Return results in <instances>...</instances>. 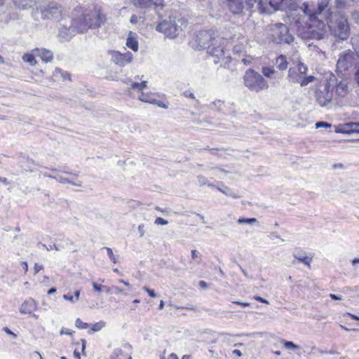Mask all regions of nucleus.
Masks as SVG:
<instances>
[{
    "instance_id": "nucleus-9",
    "label": "nucleus",
    "mask_w": 359,
    "mask_h": 359,
    "mask_svg": "<svg viewBox=\"0 0 359 359\" xmlns=\"http://www.w3.org/2000/svg\"><path fill=\"white\" fill-rule=\"evenodd\" d=\"M248 39L241 33H234L232 36L228 35L227 43L232 46L233 52L235 54H243L246 53L248 42Z\"/></svg>"
},
{
    "instance_id": "nucleus-63",
    "label": "nucleus",
    "mask_w": 359,
    "mask_h": 359,
    "mask_svg": "<svg viewBox=\"0 0 359 359\" xmlns=\"http://www.w3.org/2000/svg\"><path fill=\"white\" fill-rule=\"evenodd\" d=\"M198 284H199V286L202 288L208 287V284L203 280H201Z\"/></svg>"
},
{
    "instance_id": "nucleus-62",
    "label": "nucleus",
    "mask_w": 359,
    "mask_h": 359,
    "mask_svg": "<svg viewBox=\"0 0 359 359\" xmlns=\"http://www.w3.org/2000/svg\"><path fill=\"white\" fill-rule=\"evenodd\" d=\"M233 303L236 304L241 305V306H243L244 307L250 306V304L248 303V302H238H238H233Z\"/></svg>"
},
{
    "instance_id": "nucleus-6",
    "label": "nucleus",
    "mask_w": 359,
    "mask_h": 359,
    "mask_svg": "<svg viewBox=\"0 0 359 359\" xmlns=\"http://www.w3.org/2000/svg\"><path fill=\"white\" fill-rule=\"evenodd\" d=\"M272 41L276 43L290 44L294 40L293 36L289 32L288 27L283 23H276L270 26Z\"/></svg>"
},
{
    "instance_id": "nucleus-37",
    "label": "nucleus",
    "mask_w": 359,
    "mask_h": 359,
    "mask_svg": "<svg viewBox=\"0 0 359 359\" xmlns=\"http://www.w3.org/2000/svg\"><path fill=\"white\" fill-rule=\"evenodd\" d=\"M198 181L201 186L208 185L211 187H215L214 184H209L208 180L206 177L202 175L198 176Z\"/></svg>"
},
{
    "instance_id": "nucleus-2",
    "label": "nucleus",
    "mask_w": 359,
    "mask_h": 359,
    "mask_svg": "<svg viewBox=\"0 0 359 359\" xmlns=\"http://www.w3.org/2000/svg\"><path fill=\"white\" fill-rule=\"evenodd\" d=\"M228 35L226 34L223 36H217L214 38L207 47V52L212 56L216 57L218 60H215V63L222 62L227 64L231 60V57L226 50V45L227 44Z\"/></svg>"
},
{
    "instance_id": "nucleus-51",
    "label": "nucleus",
    "mask_w": 359,
    "mask_h": 359,
    "mask_svg": "<svg viewBox=\"0 0 359 359\" xmlns=\"http://www.w3.org/2000/svg\"><path fill=\"white\" fill-rule=\"evenodd\" d=\"M111 289L113 290L114 292L116 294L118 293L124 294L123 290L117 286H112ZM125 294H126L125 293Z\"/></svg>"
},
{
    "instance_id": "nucleus-36",
    "label": "nucleus",
    "mask_w": 359,
    "mask_h": 359,
    "mask_svg": "<svg viewBox=\"0 0 359 359\" xmlns=\"http://www.w3.org/2000/svg\"><path fill=\"white\" fill-rule=\"evenodd\" d=\"M105 326V323L104 321H100L93 324L91 327V330L93 332H98L101 330Z\"/></svg>"
},
{
    "instance_id": "nucleus-47",
    "label": "nucleus",
    "mask_w": 359,
    "mask_h": 359,
    "mask_svg": "<svg viewBox=\"0 0 359 359\" xmlns=\"http://www.w3.org/2000/svg\"><path fill=\"white\" fill-rule=\"evenodd\" d=\"M72 333H73L72 331H71L70 330L66 329L65 327H62L60 330L61 335H62V334L72 335Z\"/></svg>"
},
{
    "instance_id": "nucleus-23",
    "label": "nucleus",
    "mask_w": 359,
    "mask_h": 359,
    "mask_svg": "<svg viewBox=\"0 0 359 359\" xmlns=\"http://www.w3.org/2000/svg\"><path fill=\"white\" fill-rule=\"evenodd\" d=\"M53 76L55 79H61L62 81L69 80L70 76L69 74L61 69L56 68L53 72Z\"/></svg>"
},
{
    "instance_id": "nucleus-11",
    "label": "nucleus",
    "mask_w": 359,
    "mask_h": 359,
    "mask_svg": "<svg viewBox=\"0 0 359 359\" xmlns=\"http://www.w3.org/2000/svg\"><path fill=\"white\" fill-rule=\"evenodd\" d=\"M156 30L164 33L167 36L173 38L177 36V25L175 20L170 18L169 20H163L159 23Z\"/></svg>"
},
{
    "instance_id": "nucleus-5",
    "label": "nucleus",
    "mask_w": 359,
    "mask_h": 359,
    "mask_svg": "<svg viewBox=\"0 0 359 359\" xmlns=\"http://www.w3.org/2000/svg\"><path fill=\"white\" fill-rule=\"evenodd\" d=\"M244 85L250 90L259 93L266 90L269 84L264 78L254 69H248L243 76Z\"/></svg>"
},
{
    "instance_id": "nucleus-59",
    "label": "nucleus",
    "mask_w": 359,
    "mask_h": 359,
    "mask_svg": "<svg viewBox=\"0 0 359 359\" xmlns=\"http://www.w3.org/2000/svg\"><path fill=\"white\" fill-rule=\"evenodd\" d=\"M73 297H74V302H75V303H76V302H78V301H79V297H80V291H79V290H76V291H75V292H74V296H73Z\"/></svg>"
},
{
    "instance_id": "nucleus-19",
    "label": "nucleus",
    "mask_w": 359,
    "mask_h": 359,
    "mask_svg": "<svg viewBox=\"0 0 359 359\" xmlns=\"http://www.w3.org/2000/svg\"><path fill=\"white\" fill-rule=\"evenodd\" d=\"M126 46L133 51L136 52L138 50V42L132 32H130L128 36Z\"/></svg>"
},
{
    "instance_id": "nucleus-54",
    "label": "nucleus",
    "mask_w": 359,
    "mask_h": 359,
    "mask_svg": "<svg viewBox=\"0 0 359 359\" xmlns=\"http://www.w3.org/2000/svg\"><path fill=\"white\" fill-rule=\"evenodd\" d=\"M199 256H200V253L197 250H191V257H192L193 259H196Z\"/></svg>"
},
{
    "instance_id": "nucleus-53",
    "label": "nucleus",
    "mask_w": 359,
    "mask_h": 359,
    "mask_svg": "<svg viewBox=\"0 0 359 359\" xmlns=\"http://www.w3.org/2000/svg\"><path fill=\"white\" fill-rule=\"evenodd\" d=\"M43 269V265L39 264H35V265H34V272H35V273H37L38 272H39Z\"/></svg>"
},
{
    "instance_id": "nucleus-18",
    "label": "nucleus",
    "mask_w": 359,
    "mask_h": 359,
    "mask_svg": "<svg viewBox=\"0 0 359 359\" xmlns=\"http://www.w3.org/2000/svg\"><path fill=\"white\" fill-rule=\"evenodd\" d=\"M33 52L35 53L36 56L40 57L41 60L46 62H50L53 60V54L49 50L36 48Z\"/></svg>"
},
{
    "instance_id": "nucleus-35",
    "label": "nucleus",
    "mask_w": 359,
    "mask_h": 359,
    "mask_svg": "<svg viewBox=\"0 0 359 359\" xmlns=\"http://www.w3.org/2000/svg\"><path fill=\"white\" fill-rule=\"evenodd\" d=\"M222 193H223L226 196L232 197L233 198H238L240 197V196L238 194L235 193L231 189L226 187L224 188L223 191H222Z\"/></svg>"
},
{
    "instance_id": "nucleus-8",
    "label": "nucleus",
    "mask_w": 359,
    "mask_h": 359,
    "mask_svg": "<svg viewBox=\"0 0 359 359\" xmlns=\"http://www.w3.org/2000/svg\"><path fill=\"white\" fill-rule=\"evenodd\" d=\"M334 87L327 81L320 82L318 90L316 92V98L318 103L322 106H327L331 102L333 97Z\"/></svg>"
},
{
    "instance_id": "nucleus-10",
    "label": "nucleus",
    "mask_w": 359,
    "mask_h": 359,
    "mask_svg": "<svg viewBox=\"0 0 359 359\" xmlns=\"http://www.w3.org/2000/svg\"><path fill=\"white\" fill-rule=\"evenodd\" d=\"M255 4L260 13L271 14L277 10L282 9L283 2L276 0H257Z\"/></svg>"
},
{
    "instance_id": "nucleus-44",
    "label": "nucleus",
    "mask_w": 359,
    "mask_h": 359,
    "mask_svg": "<svg viewBox=\"0 0 359 359\" xmlns=\"http://www.w3.org/2000/svg\"><path fill=\"white\" fill-rule=\"evenodd\" d=\"M330 124L326 123V122H323V121H319V122H317L316 123V127L317 128H322V127H324V128H330Z\"/></svg>"
},
{
    "instance_id": "nucleus-31",
    "label": "nucleus",
    "mask_w": 359,
    "mask_h": 359,
    "mask_svg": "<svg viewBox=\"0 0 359 359\" xmlns=\"http://www.w3.org/2000/svg\"><path fill=\"white\" fill-rule=\"evenodd\" d=\"M95 12L99 13L100 17H103L104 18V21H103V24H104L105 22V21H106V17H105V15H104L102 13L101 10L100 8H95L94 10L91 11L90 13H88L87 14H85L84 15H85L86 18H91L92 19L91 20L93 22H95V21H96V18H94L93 17H92V15Z\"/></svg>"
},
{
    "instance_id": "nucleus-4",
    "label": "nucleus",
    "mask_w": 359,
    "mask_h": 359,
    "mask_svg": "<svg viewBox=\"0 0 359 359\" xmlns=\"http://www.w3.org/2000/svg\"><path fill=\"white\" fill-rule=\"evenodd\" d=\"M307 72V66L298 61L296 66L289 69L287 79L290 82L299 83L301 86H306L315 80L313 76H306Z\"/></svg>"
},
{
    "instance_id": "nucleus-50",
    "label": "nucleus",
    "mask_w": 359,
    "mask_h": 359,
    "mask_svg": "<svg viewBox=\"0 0 359 359\" xmlns=\"http://www.w3.org/2000/svg\"><path fill=\"white\" fill-rule=\"evenodd\" d=\"M3 330L8 334L13 336V338H16L17 335L13 332L9 328L5 327L3 328Z\"/></svg>"
},
{
    "instance_id": "nucleus-24",
    "label": "nucleus",
    "mask_w": 359,
    "mask_h": 359,
    "mask_svg": "<svg viewBox=\"0 0 359 359\" xmlns=\"http://www.w3.org/2000/svg\"><path fill=\"white\" fill-rule=\"evenodd\" d=\"M348 91V86L344 81L339 82L336 86V93L339 96L344 97Z\"/></svg>"
},
{
    "instance_id": "nucleus-61",
    "label": "nucleus",
    "mask_w": 359,
    "mask_h": 359,
    "mask_svg": "<svg viewBox=\"0 0 359 359\" xmlns=\"http://www.w3.org/2000/svg\"><path fill=\"white\" fill-rule=\"evenodd\" d=\"M330 297L332 299H334V300H341V296L336 295L334 294H330Z\"/></svg>"
},
{
    "instance_id": "nucleus-15",
    "label": "nucleus",
    "mask_w": 359,
    "mask_h": 359,
    "mask_svg": "<svg viewBox=\"0 0 359 359\" xmlns=\"http://www.w3.org/2000/svg\"><path fill=\"white\" fill-rule=\"evenodd\" d=\"M337 131L339 133L346 134L359 133V122H350L344 124Z\"/></svg>"
},
{
    "instance_id": "nucleus-57",
    "label": "nucleus",
    "mask_w": 359,
    "mask_h": 359,
    "mask_svg": "<svg viewBox=\"0 0 359 359\" xmlns=\"http://www.w3.org/2000/svg\"><path fill=\"white\" fill-rule=\"evenodd\" d=\"M138 21V18L137 16H136L135 15H133L131 17H130V22L133 24H135L137 23Z\"/></svg>"
},
{
    "instance_id": "nucleus-17",
    "label": "nucleus",
    "mask_w": 359,
    "mask_h": 359,
    "mask_svg": "<svg viewBox=\"0 0 359 359\" xmlns=\"http://www.w3.org/2000/svg\"><path fill=\"white\" fill-rule=\"evenodd\" d=\"M227 4L230 11L234 14H240L244 8L242 0H227Z\"/></svg>"
},
{
    "instance_id": "nucleus-42",
    "label": "nucleus",
    "mask_w": 359,
    "mask_h": 359,
    "mask_svg": "<svg viewBox=\"0 0 359 359\" xmlns=\"http://www.w3.org/2000/svg\"><path fill=\"white\" fill-rule=\"evenodd\" d=\"M92 285H93V287L94 290L97 292H100L101 290H102V287H106V286L97 285L95 282L92 283Z\"/></svg>"
},
{
    "instance_id": "nucleus-43",
    "label": "nucleus",
    "mask_w": 359,
    "mask_h": 359,
    "mask_svg": "<svg viewBox=\"0 0 359 359\" xmlns=\"http://www.w3.org/2000/svg\"><path fill=\"white\" fill-rule=\"evenodd\" d=\"M310 48L313 51H315L320 55H323V57L325 56V53L321 50L317 46H310Z\"/></svg>"
},
{
    "instance_id": "nucleus-27",
    "label": "nucleus",
    "mask_w": 359,
    "mask_h": 359,
    "mask_svg": "<svg viewBox=\"0 0 359 359\" xmlns=\"http://www.w3.org/2000/svg\"><path fill=\"white\" fill-rule=\"evenodd\" d=\"M35 53H26L22 56V60L25 62L28 63L31 66H35L36 65V60L35 59Z\"/></svg>"
},
{
    "instance_id": "nucleus-46",
    "label": "nucleus",
    "mask_w": 359,
    "mask_h": 359,
    "mask_svg": "<svg viewBox=\"0 0 359 359\" xmlns=\"http://www.w3.org/2000/svg\"><path fill=\"white\" fill-rule=\"evenodd\" d=\"M352 18L358 24H359V9L355 10L352 13Z\"/></svg>"
},
{
    "instance_id": "nucleus-14",
    "label": "nucleus",
    "mask_w": 359,
    "mask_h": 359,
    "mask_svg": "<svg viewBox=\"0 0 359 359\" xmlns=\"http://www.w3.org/2000/svg\"><path fill=\"white\" fill-rule=\"evenodd\" d=\"M214 38L215 37H213L210 32L208 31H201L196 35V40L198 42V46L206 49Z\"/></svg>"
},
{
    "instance_id": "nucleus-45",
    "label": "nucleus",
    "mask_w": 359,
    "mask_h": 359,
    "mask_svg": "<svg viewBox=\"0 0 359 359\" xmlns=\"http://www.w3.org/2000/svg\"><path fill=\"white\" fill-rule=\"evenodd\" d=\"M155 224H161V225H166L168 224V221L165 220L161 217H157L155 220Z\"/></svg>"
},
{
    "instance_id": "nucleus-40",
    "label": "nucleus",
    "mask_w": 359,
    "mask_h": 359,
    "mask_svg": "<svg viewBox=\"0 0 359 359\" xmlns=\"http://www.w3.org/2000/svg\"><path fill=\"white\" fill-rule=\"evenodd\" d=\"M126 83L130 85V88L131 89L136 90H137L138 93H141V89H140V83L133 82L130 80H128V81H126Z\"/></svg>"
},
{
    "instance_id": "nucleus-34",
    "label": "nucleus",
    "mask_w": 359,
    "mask_h": 359,
    "mask_svg": "<svg viewBox=\"0 0 359 359\" xmlns=\"http://www.w3.org/2000/svg\"><path fill=\"white\" fill-rule=\"evenodd\" d=\"M238 224H253L257 222V219L256 218H239L237 220Z\"/></svg>"
},
{
    "instance_id": "nucleus-25",
    "label": "nucleus",
    "mask_w": 359,
    "mask_h": 359,
    "mask_svg": "<svg viewBox=\"0 0 359 359\" xmlns=\"http://www.w3.org/2000/svg\"><path fill=\"white\" fill-rule=\"evenodd\" d=\"M209 107L211 109H216L218 110L220 112L225 113V103L224 101H222L220 100H217L214 102H212L211 104H210Z\"/></svg>"
},
{
    "instance_id": "nucleus-13",
    "label": "nucleus",
    "mask_w": 359,
    "mask_h": 359,
    "mask_svg": "<svg viewBox=\"0 0 359 359\" xmlns=\"http://www.w3.org/2000/svg\"><path fill=\"white\" fill-rule=\"evenodd\" d=\"M114 62L119 66H125L130 63L133 60V54L127 51L125 53H121L119 52H115L113 55Z\"/></svg>"
},
{
    "instance_id": "nucleus-58",
    "label": "nucleus",
    "mask_w": 359,
    "mask_h": 359,
    "mask_svg": "<svg viewBox=\"0 0 359 359\" xmlns=\"http://www.w3.org/2000/svg\"><path fill=\"white\" fill-rule=\"evenodd\" d=\"M141 93L143 92V90L147 87V82L144 81L140 83Z\"/></svg>"
},
{
    "instance_id": "nucleus-39",
    "label": "nucleus",
    "mask_w": 359,
    "mask_h": 359,
    "mask_svg": "<svg viewBox=\"0 0 359 359\" xmlns=\"http://www.w3.org/2000/svg\"><path fill=\"white\" fill-rule=\"evenodd\" d=\"M75 325L79 329H86L88 327V324L83 323L80 318H77L75 321Z\"/></svg>"
},
{
    "instance_id": "nucleus-38",
    "label": "nucleus",
    "mask_w": 359,
    "mask_h": 359,
    "mask_svg": "<svg viewBox=\"0 0 359 359\" xmlns=\"http://www.w3.org/2000/svg\"><path fill=\"white\" fill-rule=\"evenodd\" d=\"M104 249L106 250L107 255L111 262L114 263L117 262L116 257L114 255L112 250L110 248L105 247Z\"/></svg>"
},
{
    "instance_id": "nucleus-64",
    "label": "nucleus",
    "mask_w": 359,
    "mask_h": 359,
    "mask_svg": "<svg viewBox=\"0 0 359 359\" xmlns=\"http://www.w3.org/2000/svg\"><path fill=\"white\" fill-rule=\"evenodd\" d=\"M355 80L359 85V67H358L357 72L355 73Z\"/></svg>"
},
{
    "instance_id": "nucleus-21",
    "label": "nucleus",
    "mask_w": 359,
    "mask_h": 359,
    "mask_svg": "<svg viewBox=\"0 0 359 359\" xmlns=\"http://www.w3.org/2000/svg\"><path fill=\"white\" fill-rule=\"evenodd\" d=\"M71 175L70 178H66V177H59L56 179L58 182L60 183H69L76 187H81V182L79 180L74 181V179L76 177V174L69 173Z\"/></svg>"
},
{
    "instance_id": "nucleus-29",
    "label": "nucleus",
    "mask_w": 359,
    "mask_h": 359,
    "mask_svg": "<svg viewBox=\"0 0 359 359\" xmlns=\"http://www.w3.org/2000/svg\"><path fill=\"white\" fill-rule=\"evenodd\" d=\"M279 341L286 349L297 350L300 348L299 346L294 344L292 341H286L284 339H280Z\"/></svg>"
},
{
    "instance_id": "nucleus-32",
    "label": "nucleus",
    "mask_w": 359,
    "mask_h": 359,
    "mask_svg": "<svg viewBox=\"0 0 359 359\" xmlns=\"http://www.w3.org/2000/svg\"><path fill=\"white\" fill-rule=\"evenodd\" d=\"M294 257L309 266H310V264L312 261V258L308 257L306 256L298 255L297 254H294Z\"/></svg>"
},
{
    "instance_id": "nucleus-48",
    "label": "nucleus",
    "mask_w": 359,
    "mask_h": 359,
    "mask_svg": "<svg viewBox=\"0 0 359 359\" xmlns=\"http://www.w3.org/2000/svg\"><path fill=\"white\" fill-rule=\"evenodd\" d=\"M43 247L46 248L48 251H50L52 250H60V247L56 245H49L48 247L46 246V245H43Z\"/></svg>"
},
{
    "instance_id": "nucleus-20",
    "label": "nucleus",
    "mask_w": 359,
    "mask_h": 359,
    "mask_svg": "<svg viewBox=\"0 0 359 359\" xmlns=\"http://www.w3.org/2000/svg\"><path fill=\"white\" fill-rule=\"evenodd\" d=\"M110 359H131L128 353L121 348H116L110 356Z\"/></svg>"
},
{
    "instance_id": "nucleus-60",
    "label": "nucleus",
    "mask_w": 359,
    "mask_h": 359,
    "mask_svg": "<svg viewBox=\"0 0 359 359\" xmlns=\"http://www.w3.org/2000/svg\"><path fill=\"white\" fill-rule=\"evenodd\" d=\"M161 359H165L164 356H161ZM168 359H178V357L175 353H171L168 357Z\"/></svg>"
},
{
    "instance_id": "nucleus-56",
    "label": "nucleus",
    "mask_w": 359,
    "mask_h": 359,
    "mask_svg": "<svg viewBox=\"0 0 359 359\" xmlns=\"http://www.w3.org/2000/svg\"><path fill=\"white\" fill-rule=\"evenodd\" d=\"M246 4L250 8H253L255 3L257 2V0H245Z\"/></svg>"
},
{
    "instance_id": "nucleus-30",
    "label": "nucleus",
    "mask_w": 359,
    "mask_h": 359,
    "mask_svg": "<svg viewBox=\"0 0 359 359\" xmlns=\"http://www.w3.org/2000/svg\"><path fill=\"white\" fill-rule=\"evenodd\" d=\"M130 1L141 8H148L152 3V0H130Z\"/></svg>"
},
{
    "instance_id": "nucleus-12",
    "label": "nucleus",
    "mask_w": 359,
    "mask_h": 359,
    "mask_svg": "<svg viewBox=\"0 0 359 359\" xmlns=\"http://www.w3.org/2000/svg\"><path fill=\"white\" fill-rule=\"evenodd\" d=\"M354 58L353 53L348 50L340 54L337 61V67L344 69H348L353 64Z\"/></svg>"
},
{
    "instance_id": "nucleus-49",
    "label": "nucleus",
    "mask_w": 359,
    "mask_h": 359,
    "mask_svg": "<svg viewBox=\"0 0 359 359\" xmlns=\"http://www.w3.org/2000/svg\"><path fill=\"white\" fill-rule=\"evenodd\" d=\"M63 299L67 300V301H69V302H71L72 303H75L74 297L72 295L69 294H64L63 295Z\"/></svg>"
},
{
    "instance_id": "nucleus-52",
    "label": "nucleus",
    "mask_w": 359,
    "mask_h": 359,
    "mask_svg": "<svg viewBox=\"0 0 359 359\" xmlns=\"http://www.w3.org/2000/svg\"><path fill=\"white\" fill-rule=\"evenodd\" d=\"M138 232L140 233V237L142 238L144 235V225H139L137 227Z\"/></svg>"
},
{
    "instance_id": "nucleus-3",
    "label": "nucleus",
    "mask_w": 359,
    "mask_h": 359,
    "mask_svg": "<svg viewBox=\"0 0 359 359\" xmlns=\"http://www.w3.org/2000/svg\"><path fill=\"white\" fill-rule=\"evenodd\" d=\"M92 17L96 18V21L93 22L91 18H86L84 15L73 20L69 30L76 33H83L88 29H95L103 25L104 18L100 17L99 13H94Z\"/></svg>"
},
{
    "instance_id": "nucleus-28",
    "label": "nucleus",
    "mask_w": 359,
    "mask_h": 359,
    "mask_svg": "<svg viewBox=\"0 0 359 359\" xmlns=\"http://www.w3.org/2000/svg\"><path fill=\"white\" fill-rule=\"evenodd\" d=\"M353 0H335L334 7L338 10L346 9L351 6Z\"/></svg>"
},
{
    "instance_id": "nucleus-55",
    "label": "nucleus",
    "mask_w": 359,
    "mask_h": 359,
    "mask_svg": "<svg viewBox=\"0 0 359 359\" xmlns=\"http://www.w3.org/2000/svg\"><path fill=\"white\" fill-rule=\"evenodd\" d=\"M255 299L256 300H257L258 302H260L262 303H264V304H267L269 303L268 300H266V299H264V298H262V297H261L259 296L255 297Z\"/></svg>"
},
{
    "instance_id": "nucleus-41",
    "label": "nucleus",
    "mask_w": 359,
    "mask_h": 359,
    "mask_svg": "<svg viewBox=\"0 0 359 359\" xmlns=\"http://www.w3.org/2000/svg\"><path fill=\"white\" fill-rule=\"evenodd\" d=\"M142 289L146 291L149 295L151 297H156V294L155 293L154 290L149 289V287L144 286L142 287Z\"/></svg>"
},
{
    "instance_id": "nucleus-26",
    "label": "nucleus",
    "mask_w": 359,
    "mask_h": 359,
    "mask_svg": "<svg viewBox=\"0 0 359 359\" xmlns=\"http://www.w3.org/2000/svg\"><path fill=\"white\" fill-rule=\"evenodd\" d=\"M138 99L142 102H147V103H149V104H156L157 103V100H156L154 97V95L153 94L151 93H144L143 92H142L140 93V95H139L138 97Z\"/></svg>"
},
{
    "instance_id": "nucleus-16",
    "label": "nucleus",
    "mask_w": 359,
    "mask_h": 359,
    "mask_svg": "<svg viewBox=\"0 0 359 359\" xmlns=\"http://www.w3.org/2000/svg\"><path fill=\"white\" fill-rule=\"evenodd\" d=\"M36 308V304L32 299L24 302L20 308V312L24 314H31Z\"/></svg>"
},
{
    "instance_id": "nucleus-33",
    "label": "nucleus",
    "mask_w": 359,
    "mask_h": 359,
    "mask_svg": "<svg viewBox=\"0 0 359 359\" xmlns=\"http://www.w3.org/2000/svg\"><path fill=\"white\" fill-rule=\"evenodd\" d=\"M262 72L266 77L272 78L275 74V69L273 67H264Z\"/></svg>"
},
{
    "instance_id": "nucleus-7",
    "label": "nucleus",
    "mask_w": 359,
    "mask_h": 359,
    "mask_svg": "<svg viewBox=\"0 0 359 359\" xmlns=\"http://www.w3.org/2000/svg\"><path fill=\"white\" fill-rule=\"evenodd\" d=\"M40 13L43 19L60 20L67 14V10L57 3L50 2L41 7Z\"/></svg>"
},
{
    "instance_id": "nucleus-1",
    "label": "nucleus",
    "mask_w": 359,
    "mask_h": 359,
    "mask_svg": "<svg viewBox=\"0 0 359 359\" xmlns=\"http://www.w3.org/2000/svg\"><path fill=\"white\" fill-rule=\"evenodd\" d=\"M301 8L305 16L294 18L298 29H306L308 34L315 39H322L329 28L336 39L345 41L350 36V26L344 14L333 13L329 0H318L315 8L309 3L302 4Z\"/></svg>"
},
{
    "instance_id": "nucleus-22",
    "label": "nucleus",
    "mask_w": 359,
    "mask_h": 359,
    "mask_svg": "<svg viewBox=\"0 0 359 359\" xmlns=\"http://www.w3.org/2000/svg\"><path fill=\"white\" fill-rule=\"evenodd\" d=\"M276 66L280 71L285 70L288 66L287 57L284 55H280L276 57Z\"/></svg>"
}]
</instances>
